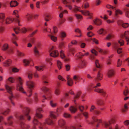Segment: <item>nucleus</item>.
<instances>
[{"instance_id": "f257e3e1", "label": "nucleus", "mask_w": 129, "mask_h": 129, "mask_svg": "<svg viewBox=\"0 0 129 129\" xmlns=\"http://www.w3.org/2000/svg\"><path fill=\"white\" fill-rule=\"evenodd\" d=\"M43 110L41 108H38L36 110L35 116L34 117V119L33 123L34 126L32 129H36V125H38L39 129H43L44 127L47 124L53 125L54 124V121L52 119L56 118L57 113L55 112H51L50 113V117L49 118L46 119L45 120V122L42 123L39 122L35 118V116L38 117L39 118H41L43 117V115L39 113L42 111Z\"/></svg>"}, {"instance_id": "f03ea898", "label": "nucleus", "mask_w": 129, "mask_h": 129, "mask_svg": "<svg viewBox=\"0 0 129 129\" xmlns=\"http://www.w3.org/2000/svg\"><path fill=\"white\" fill-rule=\"evenodd\" d=\"M17 79L19 81V83L17 85V87L18 89V90L24 94H25L28 97L32 95V90L34 89L35 84L31 81H28L27 82V92L24 91V89L22 86V79L20 77H19Z\"/></svg>"}, {"instance_id": "7ed1b4c3", "label": "nucleus", "mask_w": 129, "mask_h": 129, "mask_svg": "<svg viewBox=\"0 0 129 129\" xmlns=\"http://www.w3.org/2000/svg\"><path fill=\"white\" fill-rule=\"evenodd\" d=\"M18 11L17 10H14L13 12V14L15 15L16 17L17 18H11L9 17H8L7 18L4 20L5 23L6 24H9L10 23L13 21L18 22L19 25H20L19 24V20L18 18L19 17V16L18 15Z\"/></svg>"}, {"instance_id": "20e7f679", "label": "nucleus", "mask_w": 129, "mask_h": 129, "mask_svg": "<svg viewBox=\"0 0 129 129\" xmlns=\"http://www.w3.org/2000/svg\"><path fill=\"white\" fill-rule=\"evenodd\" d=\"M101 84L100 83H96L95 85H94L93 87V88H95L94 90L95 91L97 92L101 93V95L104 97H107L108 95L107 94L106 91L103 89L97 88V87L100 86Z\"/></svg>"}, {"instance_id": "39448f33", "label": "nucleus", "mask_w": 129, "mask_h": 129, "mask_svg": "<svg viewBox=\"0 0 129 129\" xmlns=\"http://www.w3.org/2000/svg\"><path fill=\"white\" fill-rule=\"evenodd\" d=\"M80 8V7H79L74 5L73 8L72 10L75 13H76L77 11H79L81 12V13L84 15H88L91 16L92 15V14L90 13L87 10L84 11L82 10L80 11L79 9Z\"/></svg>"}, {"instance_id": "423d86ee", "label": "nucleus", "mask_w": 129, "mask_h": 129, "mask_svg": "<svg viewBox=\"0 0 129 129\" xmlns=\"http://www.w3.org/2000/svg\"><path fill=\"white\" fill-rule=\"evenodd\" d=\"M58 124L62 129H75V127L72 126L68 127L66 125L65 121L63 119H60L58 121Z\"/></svg>"}, {"instance_id": "0eeeda50", "label": "nucleus", "mask_w": 129, "mask_h": 129, "mask_svg": "<svg viewBox=\"0 0 129 129\" xmlns=\"http://www.w3.org/2000/svg\"><path fill=\"white\" fill-rule=\"evenodd\" d=\"M5 87L8 92L10 94V95L9 96V98L11 100V103L13 106H15V104L12 101V99L14 97L12 91V88L7 85H5Z\"/></svg>"}, {"instance_id": "6e6552de", "label": "nucleus", "mask_w": 129, "mask_h": 129, "mask_svg": "<svg viewBox=\"0 0 129 129\" xmlns=\"http://www.w3.org/2000/svg\"><path fill=\"white\" fill-rule=\"evenodd\" d=\"M92 121L88 122V121L86 120L87 122H88L89 124H94L96 125V127H98L99 125V123H102V120L101 119H98L95 117H93L92 118Z\"/></svg>"}, {"instance_id": "1a4fd4ad", "label": "nucleus", "mask_w": 129, "mask_h": 129, "mask_svg": "<svg viewBox=\"0 0 129 129\" xmlns=\"http://www.w3.org/2000/svg\"><path fill=\"white\" fill-rule=\"evenodd\" d=\"M90 110L91 112H93L97 115H99L101 113V112L97 110V108L94 105L91 106Z\"/></svg>"}, {"instance_id": "9d476101", "label": "nucleus", "mask_w": 129, "mask_h": 129, "mask_svg": "<svg viewBox=\"0 0 129 129\" xmlns=\"http://www.w3.org/2000/svg\"><path fill=\"white\" fill-rule=\"evenodd\" d=\"M53 47L51 48L49 51L50 53V55L53 57H56L58 55V52L56 50H54L53 49Z\"/></svg>"}, {"instance_id": "9b49d317", "label": "nucleus", "mask_w": 129, "mask_h": 129, "mask_svg": "<svg viewBox=\"0 0 129 129\" xmlns=\"http://www.w3.org/2000/svg\"><path fill=\"white\" fill-rule=\"evenodd\" d=\"M124 41L122 40H120L118 41V43L115 42L113 43V47L115 49H116L118 48L120 46L123 45Z\"/></svg>"}, {"instance_id": "f8f14e48", "label": "nucleus", "mask_w": 129, "mask_h": 129, "mask_svg": "<svg viewBox=\"0 0 129 129\" xmlns=\"http://www.w3.org/2000/svg\"><path fill=\"white\" fill-rule=\"evenodd\" d=\"M115 121L114 118H111L108 122H105L103 123V124L105 127L107 128L111 124L114 123Z\"/></svg>"}, {"instance_id": "ddd939ff", "label": "nucleus", "mask_w": 129, "mask_h": 129, "mask_svg": "<svg viewBox=\"0 0 129 129\" xmlns=\"http://www.w3.org/2000/svg\"><path fill=\"white\" fill-rule=\"evenodd\" d=\"M121 37L122 38H124L127 42V44L129 45V31H125L123 34L122 35Z\"/></svg>"}, {"instance_id": "4468645a", "label": "nucleus", "mask_w": 129, "mask_h": 129, "mask_svg": "<svg viewBox=\"0 0 129 129\" xmlns=\"http://www.w3.org/2000/svg\"><path fill=\"white\" fill-rule=\"evenodd\" d=\"M23 108V111L25 112V114L26 117L28 121H29L31 119V117L29 115V109L26 107H24Z\"/></svg>"}, {"instance_id": "2eb2a0df", "label": "nucleus", "mask_w": 129, "mask_h": 129, "mask_svg": "<svg viewBox=\"0 0 129 129\" xmlns=\"http://www.w3.org/2000/svg\"><path fill=\"white\" fill-rule=\"evenodd\" d=\"M14 31H15V33L17 34L19 31H21L23 33H25L26 31V29L24 28H22L21 30L18 27H16L14 29Z\"/></svg>"}, {"instance_id": "dca6fc26", "label": "nucleus", "mask_w": 129, "mask_h": 129, "mask_svg": "<svg viewBox=\"0 0 129 129\" xmlns=\"http://www.w3.org/2000/svg\"><path fill=\"white\" fill-rule=\"evenodd\" d=\"M86 62L85 60H81L79 63L78 67L81 69L83 68L86 67Z\"/></svg>"}, {"instance_id": "f3484780", "label": "nucleus", "mask_w": 129, "mask_h": 129, "mask_svg": "<svg viewBox=\"0 0 129 129\" xmlns=\"http://www.w3.org/2000/svg\"><path fill=\"white\" fill-rule=\"evenodd\" d=\"M103 76L102 73L100 71L98 72L96 77L95 79V82H98L101 80L102 79Z\"/></svg>"}, {"instance_id": "a211bd4d", "label": "nucleus", "mask_w": 129, "mask_h": 129, "mask_svg": "<svg viewBox=\"0 0 129 129\" xmlns=\"http://www.w3.org/2000/svg\"><path fill=\"white\" fill-rule=\"evenodd\" d=\"M75 104L76 105L75 106H71L69 108V110L72 113H75L77 110V107L76 106L77 104Z\"/></svg>"}, {"instance_id": "6ab92c4d", "label": "nucleus", "mask_w": 129, "mask_h": 129, "mask_svg": "<svg viewBox=\"0 0 129 129\" xmlns=\"http://www.w3.org/2000/svg\"><path fill=\"white\" fill-rule=\"evenodd\" d=\"M60 55L61 58L65 61H70V59L68 58L67 57L64 55V53L62 51H60Z\"/></svg>"}, {"instance_id": "aec40b11", "label": "nucleus", "mask_w": 129, "mask_h": 129, "mask_svg": "<svg viewBox=\"0 0 129 129\" xmlns=\"http://www.w3.org/2000/svg\"><path fill=\"white\" fill-rule=\"evenodd\" d=\"M114 72L113 69L109 70L107 73V76L109 78L113 76L114 75Z\"/></svg>"}, {"instance_id": "412c9836", "label": "nucleus", "mask_w": 129, "mask_h": 129, "mask_svg": "<svg viewBox=\"0 0 129 129\" xmlns=\"http://www.w3.org/2000/svg\"><path fill=\"white\" fill-rule=\"evenodd\" d=\"M10 112L9 109H8L6 110H0V114L4 115H6Z\"/></svg>"}, {"instance_id": "4be33fe9", "label": "nucleus", "mask_w": 129, "mask_h": 129, "mask_svg": "<svg viewBox=\"0 0 129 129\" xmlns=\"http://www.w3.org/2000/svg\"><path fill=\"white\" fill-rule=\"evenodd\" d=\"M118 23L119 25H121L124 28H126L129 26V24L127 23H123L121 21L118 22Z\"/></svg>"}, {"instance_id": "5701e85b", "label": "nucleus", "mask_w": 129, "mask_h": 129, "mask_svg": "<svg viewBox=\"0 0 129 129\" xmlns=\"http://www.w3.org/2000/svg\"><path fill=\"white\" fill-rule=\"evenodd\" d=\"M43 82L44 83V85H46L48 83V79L47 77L45 76H43L42 78Z\"/></svg>"}, {"instance_id": "b1692460", "label": "nucleus", "mask_w": 129, "mask_h": 129, "mask_svg": "<svg viewBox=\"0 0 129 129\" xmlns=\"http://www.w3.org/2000/svg\"><path fill=\"white\" fill-rule=\"evenodd\" d=\"M20 125L22 128H23L24 129H26L30 127V126L28 125L25 124L23 122L21 121L20 122Z\"/></svg>"}, {"instance_id": "393cba45", "label": "nucleus", "mask_w": 129, "mask_h": 129, "mask_svg": "<svg viewBox=\"0 0 129 129\" xmlns=\"http://www.w3.org/2000/svg\"><path fill=\"white\" fill-rule=\"evenodd\" d=\"M81 93V92L79 91L77 92L76 94L74 96L73 101L74 102L75 104H76V99L79 98Z\"/></svg>"}, {"instance_id": "a878e982", "label": "nucleus", "mask_w": 129, "mask_h": 129, "mask_svg": "<svg viewBox=\"0 0 129 129\" xmlns=\"http://www.w3.org/2000/svg\"><path fill=\"white\" fill-rule=\"evenodd\" d=\"M34 51L35 55L37 56L40 55L39 52L37 47L35 46L34 49Z\"/></svg>"}, {"instance_id": "bb28decb", "label": "nucleus", "mask_w": 129, "mask_h": 129, "mask_svg": "<svg viewBox=\"0 0 129 129\" xmlns=\"http://www.w3.org/2000/svg\"><path fill=\"white\" fill-rule=\"evenodd\" d=\"M94 23L97 25H100L102 23V21L101 20L98 19H96L94 21Z\"/></svg>"}, {"instance_id": "cd10ccee", "label": "nucleus", "mask_w": 129, "mask_h": 129, "mask_svg": "<svg viewBox=\"0 0 129 129\" xmlns=\"http://www.w3.org/2000/svg\"><path fill=\"white\" fill-rule=\"evenodd\" d=\"M5 15L2 13H0V22L3 23L5 20Z\"/></svg>"}, {"instance_id": "c85d7f7f", "label": "nucleus", "mask_w": 129, "mask_h": 129, "mask_svg": "<svg viewBox=\"0 0 129 129\" xmlns=\"http://www.w3.org/2000/svg\"><path fill=\"white\" fill-rule=\"evenodd\" d=\"M13 119V117L12 116H10L8 117L7 119L8 123L9 125H11L12 123L13 122L12 120Z\"/></svg>"}, {"instance_id": "c756f323", "label": "nucleus", "mask_w": 129, "mask_h": 129, "mask_svg": "<svg viewBox=\"0 0 129 129\" xmlns=\"http://www.w3.org/2000/svg\"><path fill=\"white\" fill-rule=\"evenodd\" d=\"M42 90L46 95H47L49 93V89L47 88L46 87L44 86L42 88Z\"/></svg>"}, {"instance_id": "7c9ffc66", "label": "nucleus", "mask_w": 129, "mask_h": 129, "mask_svg": "<svg viewBox=\"0 0 129 129\" xmlns=\"http://www.w3.org/2000/svg\"><path fill=\"white\" fill-rule=\"evenodd\" d=\"M97 104L100 106H102L104 104V101L101 100H98L97 101Z\"/></svg>"}, {"instance_id": "2f4dec72", "label": "nucleus", "mask_w": 129, "mask_h": 129, "mask_svg": "<svg viewBox=\"0 0 129 129\" xmlns=\"http://www.w3.org/2000/svg\"><path fill=\"white\" fill-rule=\"evenodd\" d=\"M45 66L43 65L42 66H40L39 67H38L36 66L35 67V68L38 71H42L43 70V68H45Z\"/></svg>"}, {"instance_id": "473e14b6", "label": "nucleus", "mask_w": 129, "mask_h": 129, "mask_svg": "<svg viewBox=\"0 0 129 129\" xmlns=\"http://www.w3.org/2000/svg\"><path fill=\"white\" fill-rule=\"evenodd\" d=\"M50 105L52 107L55 108L56 106L57 103L54 102L53 100H51L50 101Z\"/></svg>"}, {"instance_id": "72a5a7b5", "label": "nucleus", "mask_w": 129, "mask_h": 129, "mask_svg": "<svg viewBox=\"0 0 129 129\" xmlns=\"http://www.w3.org/2000/svg\"><path fill=\"white\" fill-rule=\"evenodd\" d=\"M73 79V80L75 81V83L76 84L77 82L79 81L80 80V77L78 75H74V76Z\"/></svg>"}, {"instance_id": "f704fd0d", "label": "nucleus", "mask_w": 129, "mask_h": 129, "mask_svg": "<svg viewBox=\"0 0 129 129\" xmlns=\"http://www.w3.org/2000/svg\"><path fill=\"white\" fill-rule=\"evenodd\" d=\"M18 3L15 1H11L10 3V6L12 7H15L17 5Z\"/></svg>"}, {"instance_id": "c9c22d12", "label": "nucleus", "mask_w": 129, "mask_h": 129, "mask_svg": "<svg viewBox=\"0 0 129 129\" xmlns=\"http://www.w3.org/2000/svg\"><path fill=\"white\" fill-rule=\"evenodd\" d=\"M11 62V60L10 59H9L4 62V65L5 66H9Z\"/></svg>"}, {"instance_id": "e433bc0d", "label": "nucleus", "mask_w": 129, "mask_h": 129, "mask_svg": "<svg viewBox=\"0 0 129 129\" xmlns=\"http://www.w3.org/2000/svg\"><path fill=\"white\" fill-rule=\"evenodd\" d=\"M123 13L119 9H117L115 11V15L116 16H117L118 14H122Z\"/></svg>"}, {"instance_id": "4c0bfd02", "label": "nucleus", "mask_w": 129, "mask_h": 129, "mask_svg": "<svg viewBox=\"0 0 129 129\" xmlns=\"http://www.w3.org/2000/svg\"><path fill=\"white\" fill-rule=\"evenodd\" d=\"M60 89L58 88H56L55 90V93L56 95H58L60 94Z\"/></svg>"}, {"instance_id": "58836bf2", "label": "nucleus", "mask_w": 129, "mask_h": 129, "mask_svg": "<svg viewBox=\"0 0 129 129\" xmlns=\"http://www.w3.org/2000/svg\"><path fill=\"white\" fill-rule=\"evenodd\" d=\"M32 17V15L31 14L28 13H27L25 16V18L28 21H29L31 20Z\"/></svg>"}, {"instance_id": "ea45409f", "label": "nucleus", "mask_w": 129, "mask_h": 129, "mask_svg": "<svg viewBox=\"0 0 129 129\" xmlns=\"http://www.w3.org/2000/svg\"><path fill=\"white\" fill-rule=\"evenodd\" d=\"M23 61L24 65L25 66H28L29 63V61L26 59L23 60Z\"/></svg>"}, {"instance_id": "a19ab883", "label": "nucleus", "mask_w": 129, "mask_h": 129, "mask_svg": "<svg viewBox=\"0 0 129 129\" xmlns=\"http://www.w3.org/2000/svg\"><path fill=\"white\" fill-rule=\"evenodd\" d=\"M8 48V46L7 44H5L3 45L2 48V49L4 51L6 50Z\"/></svg>"}, {"instance_id": "79ce46f5", "label": "nucleus", "mask_w": 129, "mask_h": 129, "mask_svg": "<svg viewBox=\"0 0 129 129\" xmlns=\"http://www.w3.org/2000/svg\"><path fill=\"white\" fill-rule=\"evenodd\" d=\"M50 97H47V98H46L45 95H43L42 98V102H45V100H49L51 99Z\"/></svg>"}, {"instance_id": "37998d69", "label": "nucleus", "mask_w": 129, "mask_h": 129, "mask_svg": "<svg viewBox=\"0 0 129 129\" xmlns=\"http://www.w3.org/2000/svg\"><path fill=\"white\" fill-rule=\"evenodd\" d=\"M17 39V38L16 36H14L12 38V41L13 43L17 46H18V45L16 43V42L15 41V40Z\"/></svg>"}, {"instance_id": "c03bdc74", "label": "nucleus", "mask_w": 129, "mask_h": 129, "mask_svg": "<svg viewBox=\"0 0 129 129\" xmlns=\"http://www.w3.org/2000/svg\"><path fill=\"white\" fill-rule=\"evenodd\" d=\"M73 81L72 79H70L67 81V84L70 86H72L73 84Z\"/></svg>"}, {"instance_id": "a18cd8bd", "label": "nucleus", "mask_w": 129, "mask_h": 129, "mask_svg": "<svg viewBox=\"0 0 129 129\" xmlns=\"http://www.w3.org/2000/svg\"><path fill=\"white\" fill-rule=\"evenodd\" d=\"M57 63L58 67L59 70H60L62 67V63L59 60L57 61Z\"/></svg>"}, {"instance_id": "49530a36", "label": "nucleus", "mask_w": 129, "mask_h": 129, "mask_svg": "<svg viewBox=\"0 0 129 129\" xmlns=\"http://www.w3.org/2000/svg\"><path fill=\"white\" fill-rule=\"evenodd\" d=\"M63 115L66 118H70L71 117V115L70 114L67 113H64Z\"/></svg>"}, {"instance_id": "de8ad7c7", "label": "nucleus", "mask_w": 129, "mask_h": 129, "mask_svg": "<svg viewBox=\"0 0 129 129\" xmlns=\"http://www.w3.org/2000/svg\"><path fill=\"white\" fill-rule=\"evenodd\" d=\"M48 36L50 37L52 40L54 42H55L57 40V38L54 36L49 35Z\"/></svg>"}, {"instance_id": "09e8293b", "label": "nucleus", "mask_w": 129, "mask_h": 129, "mask_svg": "<svg viewBox=\"0 0 129 129\" xmlns=\"http://www.w3.org/2000/svg\"><path fill=\"white\" fill-rule=\"evenodd\" d=\"M76 106L77 107V108H78L81 112H83V110L84 108V106H80L78 105H76Z\"/></svg>"}, {"instance_id": "8fccbe9b", "label": "nucleus", "mask_w": 129, "mask_h": 129, "mask_svg": "<svg viewBox=\"0 0 129 129\" xmlns=\"http://www.w3.org/2000/svg\"><path fill=\"white\" fill-rule=\"evenodd\" d=\"M98 51L99 52L102 53L104 54H107L108 52V50H105L103 51L102 49H99Z\"/></svg>"}, {"instance_id": "3c124183", "label": "nucleus", "mask_w": 129, "mask_h": 129, "mask_svg": "<svg viewBox=\"0 0 129 129\" xmlns=\"http://www.w3.org/2000/svg\"><path fill=\"white\" fill-rule=\"evenodd\" d=\"M76 56L79 58H81L84 56V55H83V54L79 52L76 55Z\"/></svg>"}, {"instance_id": "603ef678", "label": "nucleus", "mask_w": 129, "mask_h": 129, "mask_svg": "<svg viewBox=\"0 0 129 129\" xmlns=\"http://www.w3.org/2000/svg\"><path fill=\"white\" fill-rule=\"evenodd\" d=\"M44 18L46 21H48L49 20V16L47 14H45L44 16Z\"/></svg>"}, {"instance_id": "864d4df0", "label": "nucleus", "mask_w": 129, "mask_h": 129, "mask_svg": "<svg viewBox=\"0 0 129 129\" xmlns=\"http://www.w3.org/2000/svg\"><path fill=\"white\" fill-rule=\"evenodd\" d=\"M65 68L66 71H69L70 69V66L69 64H67L65 65Z\"/></svg>"}, {"instance_id": "5fc2aeb1", "label": "nucleus", "mask_w": 129, "mask_h": 129, "mask_svg": "<svg viewBox=\"0 0 129 129\" xmlns=\"http://www.w3.org/2000/svg\"><path fill=\"white\" fill-rule=\"evenodd\" d=\"M17 55L19 56L22 57L25 55L24 53H22L18 50H17Z\"/></svg>"}, {"instance_id": "6e6d98bb", "label": "nucleus", "mask_w": 129, "mask_h": 129, "mask_svg": "<svg viewBox=\"0 0 129 129\" xmlns=\"http://www.w3.org/2000/svg\"><path fill=\"white\" fill-rule=\"evenodd\" d=\"M82 114L85 117L86 119H87L88 117V114L86 112H82Z\"/></svg>"}, {"instance_id": "4d7b16f0", "label": "nucleus", "mask_w": 129, "mask_h": 129, "mask_svg": "<svg viewBox=\"0 0 129 129\" xmlns=\"http://www.w3.org/2000/svg\"><path fill=\"white\" fill-rule=\"evenodd\" d=\"M128 92L129 91H128V89H125L123 92V94L125 96H126Z\"/></svg>"}, {"instance_id": "13d9d810", "label": "nucleus", "mask_w": 129, "mask_h": 129, "mask_svg": "<svg viewBox=\"0 0 129 129\" xmlns=\"http://www.w3.org/2000/svg\"><path fill=\"white\" fill-rule=\"evenodd\" d=\"M60 36L61 38H63L66 36V33L64 32H61L60 33Z\"/></svg>"}, {"instance_id": "bf43d9fd", "label": "nucleus", "mask_w": 129, "mask_h": 129, "mask_svg": "<svg viewBox=\"0 0 129 129\" xmlns=\"http://www.w3.org/2000/svg\"><path fill=\"white\" fill-rule=\"evenodd\" d=\"M75 16L78 19H80L82 18V16L80 14H75Z\"/></svg>"}, {"instance_id": "052dcab7", "label": "nucleus", "mask_w": 129, "mask_h": 129, "mask_svg": "<svg viewBox=\"0 0 129 129\" xmlns=\"http://www.w3.org/2000/svg\"><path fill=\"white\" fill-rule=\"evenodd\" d=\"M8 80L11 83H13L15 81L14 79L12 77H10L8 79Z\"/></svg>"}, {"instance_id": "680f3d73", "label": "nucleus", "mask_w": 129, "mask_h": 129, "mask_svg": "<svg viewBox=\"0 0 129 129\" xmlns=\"http://www.w3.org/2000/svg\"><path fill=\"white\" fill-rule=\"evenodd\" d=\"M69 51L72 53L73 55H74V53L75 51V50L74 48H70Z\"/></svg>"}, {"instance_id": "e2e57ef3", "label": "nucleus", "mask_w": 129, "mask_h": 129, "mask_svg": "<svg viewBox=\"0 0 129 129\" xmlns=\"http://www.w3.org/2000/svg\"><path fill=\"white\" fill-rule=\"evenodd\" d=\"M89 6V4L87 3H86L84 4H83L82 6V7L83 8L84 7L86 9Z\"/></svg>"}, {"instance_id": "0e129e2a", "label": "nucleus", "mask_w": 129, "mask_h": 129, "mask_svg": "<svg viewBox=\"0 0 129 129\" xmlns=\"http://www.w3.org/2000/svg\"><path fill=\"white\" fill-rule=\"evenodd\" d=\"M95 62L96 67L98 68H100L101 66L99 63L98 60H96L95 61Z\"/></svg>"}, {"instance_id": "69168bd1", "label": "nucleus", "mask_w": 129, "mask_h": 129, "mask_svg": "<svg viewBox=\"0 0 129 129\" xmlns=\"http://www.w3.org/2000/svg\"><path fill=\"white\" fill-rule=\"evenodd\" d=\"M121 61H120V59H119L117 61V67H119L121 65Z\"/></svg>"}, {"instance_id": "338daca9", "label": "nucleus", "mask_w": 129, "mask_h": 129, "mask_svg": "<svg viewBox=\"0 0 129 129\" xmlns=\"http://www.w3.org/2000/svg\"><path fill=\"white\" fill-rule=\"evenodd\" d=\"M58 79L60 80L64 81H66V80L64 79L63 77L60 75H59L58 76Z\"/></svg>"}, {"instance_id": "774afa93", "label": "nucleus", "mask_w": 129, "mask_h": 129, "mask_svg": "<svg viewBox=\"0 0 129 129\" xmlns=\"http://www.w3.org/2000/svg\"><path fill=\"white\" fill-rule=\"evenodd\" d=\"M87 35L88 37H91L94 35V34L91 32L89 31L87 33Z\"/></svg>"}]
</instances>
